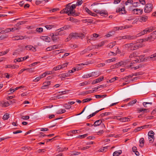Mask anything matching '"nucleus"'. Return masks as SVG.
Returning a JSON list of instances; mask_svg holds the SVG:
<instances>
[{"label": "nucleus", "instance_id": "1", "mask_svg": "<svg viewBox=\"0 0 156 156\" xmlns=\"http://www.w3.org/2000/svg\"><path fill=\"white\" fill-rule=\"evenodd\" d=\"M66 5L67 11L69 12L68 15L69 16H79V13L76 12L74 9L76 8L75 4H72V3H70Z\"/></svg>", "mask_w": 156, "mask_h": 156}, {"label": "nucleus", "instance_id": "2", "mask_svg": "<svg viewBox=\"0 0 156 156\" xmlns=\"http://www.w3.org/2000/svg\"><path fill=\"white\" fill-rule=\"evenodd\" d=\"M101 3H96L95 2L92 4L91 5V6H94L93 8L94 11L97 13H99L100 11L98 10V9L101 8Z\"/></svg>", "mask_w": 156, "mask_h": 156}, {"label": "nucleus", "instance_id": "3", "mask_svg": "<svg viewBox=\"0 0 156 156\" xmlns=\"http://www.w3.org/2000/svg\"><path fill=\"white\" fill-rule=\"evenodd\" d=\"M81 36H80V34L76 33H71L69 34V39H71L72 38H76L78 37H81V36L83 37H84V34H81Z\"/></svg>", "mask_w": 156, "mask_h": 156}, {"label": "nucleus", "instance_id": "4", "mask_svg": "<svg viewBox=\"0 0 156 156\" xmlns=\"http://www.w3.org/2000/svg\"><path fill=\"white\" fill-rule=\"evenodd\" d=\"M153 8V5L151 3H148L146 5L144 8V12L148 13L151 11Z\"/></svg>", "mask_w": 156, "mask_h": 156}, {"label": "nucleus", "instance_id": "5", "mask_svg": "<svg viewBox=\"0 0 156 156\" xmlns=\"http://www.w3.org/2000/svg\"><path fill=\"white\" fill-rule=\"evenodd\" d=\"M116 12L117 13H119V14H126V12L124 5H123V6L121 8L120 7L117 8L116 9Z\"/></svg>", "mask_w": 156, "mask_h": 156}, {"label": "nucleus", "instance_id": "6", "mask_svg": "<svg viewBox=\"0 0 156 156\" xmlns=\"http://www.w3.org/2000/svg\"><path fill=\"white\" fill-rule=\"evenodd\" d=\"M132 12L136 14L140 15L143 13V10L140 9H134L132 10Z\"/></svg>", "mask_w": 156, "mask_h": 156}, {"label": "nucleus", "instance_id": "7", "mask_svg": "<svg viewBox=\"0 0 156 156\" xmlns=\"http://www.w3.org/2000/svg\"><path fill=\"white\" fill-rule=\"evenodd\" d=\"M155 39H156L155 36H154V35H152V33H151L149 37L144 38V40L146 41H154Z\"/></svg>", "mask_w": 156, "mask_h": 156}, {"label": "nucleus", "instance_id": "8", "mask_svg": "<svg viewBox=\"0 0 156 156\" xmlns=\"http://www.w3.org/2000/svg\"><path fill=\"white\" fill-rule=\"evenodd\" d=\"M59 45H55L53 46H51L47 48L46 50L47 51H51L52 50L56 49L58 48V47Z\"/></svg>", "mask_w": 156, "mask_h": 156}, {"label": "nucleus", "instance_id": "9", "mask_svg": "<svg viewBox=\"0 0 156 156\" xmlns=\"http://www.w3.org/2000/svg\"><path fill=\"white\" fill-rule=\"evenodd\" d=\"M104 79V77L103 76L100 77L97 79L94 80L93 81V82L92 83V84H94L97 83H98L100 82L102 80Z\"/></svg>", "mask_w": 156, "mask_h": 156}, {"label": "nucleus", "instance_id": "10", "mask_svg": "<svg viewBox=\"0 0 156 156\" xmlns=\"http://www.w3.org/2000/svg\"><path fill=\"white\" fill-rule=\"evenodd\" d=\"M25 48L27 50H32L34 52L36 51V48L32 45H27L25 47Z\"/></svg>", "mask_w": 156, "mask_h": 156}, {"label": "nucleus", "instance_id": "11", "mask_svg": "<svg viewBox=\"0 0 156 156\" xmlns=\"http://www.w3.org/2000/svg\"><path fill=\"white\" fill-rule=\"evenodd\" d=\"M50 84V81H48L43 83V86L41 87L42 89H45L48 87V86Z\"/></svg>", "mask_w": 156, "mask_h": 156}, {"label": "nucleus", "instance_id": "12", "mask_svg": "<svg viewBox=\"0 0 156 156\" xmlns=\"http://www.w3.org/2000/svg\"><path fill=\"white\" fill-rule=\"evenodd\" d=\"M148 17L147 16H140L139 21L141 22H145L148 20Z\"/></svg>", "mask_w": 156, "mask_h": 156}, {"label": "nucleus", "instance_id": "13", "mask_svg": "<svg viewBox=\"0 0 156 156\" xmlns=\"http://www.w3.org/2000/svg\"><path fill=\"white\" fill-rule=\"evenodd\" d=\"M29 58V56H26L25 57H24L23 58H18L15 59V60H16V62H21V61H23L26 60ZM14 61L16 62L14 60Z\"/></svg>", "mask_w": 156, "mask_h": 156}, {"label": "nucleus", "instance_id": "14", "mask_svg": "<svg viewBox=\"0 0 156 156\" xmlns=\"http://www.w3.org/2000/svg\"><path fill=\"white\" fill-rule=\"evenodd\" d=\"M86 12L88 13L89 14L94 16H97V15L94 12H92L90 10L87 8L86 7L85 8Z\"/></svg>", "mask_w": 156, "mask_h": 156}, {"label": "nucleus", "instance_id": "15", "mask_svg": "<svg viewBox=\"0 0 156 156\" xmlns=\"http://www.w3.org/2000/svg\"><path fill=\"white\" fill-rule=\"evenodd\" d=\"M133 45V43L126 44L124 45V48H128L132 50V48Z\"/></svg>", "mask_w": 156, "mask_h": 156}, {"label": "nucleus", "instance_id": "16", "mask_svg": "<svg viewBox=\"0 0 156 156\" xmlns=\"http://www.w3.org/2000/svg\"><path fill=\"white\" fill-rule=\"evenodd\" d=\"M70 27V26L69 25H66L64 26L63 27L61 28L58 29V30H59V32L61 31H63L64 30H66L69 29Z\"/></svg>", "mask_w": 156, "mask_h": 156}, {"label": "nucleus", "instance_id": "17", "mask_svg": "<svg viewBox=\"0 0 156 156\" xmlns=\"http://www.w3.org/2000/svg\"><path fill=\"white\" fill-rule=\"evenodd\" d=\"M95 91L94 90H90L89 91H86L85 92H82L81 93V95H85L88 94H90L94 92Z\"/></svg>", "mask_w": 156, "mask_h": 156}, {"label": "nucleus", "instance_id": "18", "mask_svg": "<svg viewBox=\"0 0 156 156\" xmlns=\"http://www.w3.org/2000/svg\"><path fill=\"white\" fill-rule=\"evenodd\" d=\"M102 122L101 119L98 120L96 121L94 123L93 126H97L100 125Z\"/></svg>", "mask_w": 156, "mask_h": 156}, {"label": "nucleus", "instance_id": "19", "mask_svg": "<svg viewBox=\"0 0 156 156\" xmlns=\"http://www.w3.org/2000/svg\"><path fill=\"white\" fill-rule=\"evenodd\" d=\"M10 105L9 104V103L8 101L5 102H4L3 101H2L1 103V105H1V106L2 107H7L9 105Z\"/></svg>", "mask_w": 156, "mask_h": 156}, {"label": "nucleus", "instance_id": "20", "mask_svg": "<svg viewBox=\"0 0 156 156\" xmlns=\"http://www.w3.org/2000/svg\"><path fill=\"white\" fill-rule=\"evenodd\" d=\"M119 119L121 122H129L130 121L129 119L127 117L122 118H120Z\"/></svg>", "mask_w": 156, "mask_h": 156}, {"label": "nucleus", "instance_id": "21", "mask_svg": "<svg viewBox=\"0 0 156 156\" xmlns=\"http://www.w3.org/2000/svg\"><path fill=\"white\" fill-rule=\"evenodd\" d=\"M122 151L121 150L116 151L114 152L113 154V156H118L121 154Z\"/></svg>", "mask_w": 156, "mask_h": 156}, {"label": "nucleus", "instance_id": "22", "mask_svg": "<svg viewBox=\"0 0 156 156\" xmlns=\"http://www.w3.org/2000/svg\"><path fill=\"white\" fill-rule=\"evenodd\" d=\"M139 142L140 145V147H142L144 146V140L143 138H141L139 140Z\"/></svg>", "mask_w": 156, "mask_h": 156}, {"label": "nucleus", "instance_id": "23", "mask_svg": "<svg viewBox=\"0 0 156 156\" xmlns=\"http://www.w3.org/2000/svg\"><path fill=\"white\" fill-rule=\"evenodd\" d=\"M127 39L128 40H133L136 39L137 37L136 36L127 35Z\"/></svg>", "mask_w": 156, "mask_h": 156}, {"label": "nucleus", "instance_id": "24", "mask_svg": "<svg viewBox=\"0 0 156 156\" xmlns=\"http://www.w3.org/2000/svg\"><path fill=\"white\" fill-rule=\"evenodd\" d=\"M42 39L46 42H50L51 41V39L50 37L47 36L43 37Z\"/></svg>", "mask_w": 156, "mask_h": 156}, {"label": "nucleus", "instance_id": "25", "mask_svg": "<svg viewBox=\"0 0 156 156\" xmlns=\"http://www.w3.org/2000/svg\"><path fill=\"white\" fill-rule=\"evenodd\" d=\"M70 76L69 73H63L61 74V75H60L59 76L61 78H65L67 76Z\"/></svg>", "mask_w": 156, "mask_h": 156}, {"label": "nucleus", "instance_id": "26", "mask_svg": "<svg viewBox=\"0 0 156 156\" xmlns=\"http://www.w3.org/2000/svg\"><path fill=\"white\" fill-rule=\"evenodd\" d=\"M139 47H140V46L138 44H134V43H133V45L132 48V50H136Z\"/></svg>", "mask_w": 156, "mask_h": 156}, {"label": "nucleus", "instance_id": "27", "mask_svg": "<svg viewBox=\"0 0 156 156\" xmlns=\"http://www.w3.org/2000/svg\"><path fill=\"white\" fill-rule=\"evenodd\" d=\"M101 16H103L104 15H108V13L106 10H102L99 11V13Z\"/></svg>", "mask_w": 156, "mask_h": 156}, {"label": "nucleus", "instance_id": "28", "mask_svg": "<svg viewBox=\"0 0 156 156\" xmlns=\"http://www.w3.org/2000/svg\"><path fill=\"white\" fill-rule=\"evenodd\" d=\"M115 34L114 31H112L111 32H109L107 34L105 35L107 37H109L112 36Z\"/></svg>", "mask_w": 156, "mask_h": 156}, {"label": "nucleus", "instance_id": "29", "mask_svg": "<svg viewBox=\"0 0 156 156\" xmlns=\"http://www.w3.org/2000/svg\"><path fill=\"white\" fill-rule=\"evenodd\" d=\"M62 69V65H58L53 68V71H55Z\"/></svg>", "mask_w": 156, "mask_h": 156}, {"label": "nucleus", "instance_id": "30", "mask_svg": "<svg viewBox=\"0 0 156 156\" xmlns=\"http://www.w3.org/2000/svg\"><path fill=\"white\" fill-rule=\"evenodd\" d=\"M105 44V42L104 41H103L101 42L100 43L98 44V45H95V48H98L99 47H101L103 46L104 44Z\"/></svg>", "mask_w": 156, "mask_h": 156}, {"label": "nucleus", "instance_id": "31", "mask_svg": "<svg viewBox=\"0 0 156 156\" xmlns=\"http://www.w3.org/2000/svg\"><path fill=\"white\" fill-rule=\"evenodd\" d=\"M68 12L67 11V8H66H66L60 12V13L61 14L67 13L68 14Z\"/></svg>", "mask_w": 156, "mask_h": 156}, {"label": "nucleus", "instance_id": "32", "mask_svg": "<svg viewBox=\"0 0 156 156\" xmlns=\"http://www.w3.org/2000/svg\"><path fill=\"white\" fill-rule=\"evenodd\" d=\"M9 118V115L7 113L5 114L3 117V119L4 120H7Z\"/></svg>", "mask_w": 156, "mask_h": 156}, {"label": "nucleus", "instance_id": "33", "mask_svg": "<svg viewBox=\"0 0 156 156\" xmlns=\"http://www.w3.org/2000/svg\"><path fill=\"white\" fill-rule=\"evenodd\" d=\"M98 112V111H96L95 112L92 113L89 116H87V119H89L90 118L94 116Z\"/></svg>", "mask_w": 156, "mask_h": 156}, {"label": "nucleus", "instance_id": "34", "mask_svg": "<svg viewBox=\"0 0 156 156\" xmlns=\"http://www.w3.org/2000/svg\"><path fill=\"white\" fill-rule=\"evenodd\" d=\"M87 39L88 41L90 40H94L95 39L92 35H91L87 37Z\"/></svg>", "mask_w": 156, "mask_h": 156}, {"label": "nucleus", "instance_id": "35", "mask_svg": "<svg viewBox=\"0 0 156 156\" xmlns=\"http://www.w3.org/2000/svg\"><path fill=\"white\" fill-rule=\"evenodd\" d=\"M136 101L137 100L136 99H135L129 102V103H128L127 105L129 106L132 105L133 104L136 103Z\"/></svg>", "mask_w": 156, "mask_h": 156}, {"label": "nucleus", "instance_id": "36", "mask_svg": "<svg viewBox=\"0 0 156 156\" xmlns=\"http://www.w3.org/2000/svg\"><path fill=\"white\" fill-rule=\"evenodd\" d=\"M115 64L116 65L117 67H118V68H119L121 66L124 65H125L124 64L123 62L122 61L119 62Z\"/></svg>", "mask_w": 156, "mask_h": 156}, {"label": "nucleus", "instance_id": "37", "mask_svg": "<svg viewBox=\"0 0 156 156\" xmlns=\"http://www.w3.org/2000/svg\"><path fill=\"white\" fill-rule=\"evenodd\" d=\"M14 37L16 38L14 39V40H18L23 39L22 36H16Z\"/></svg>", "mask_w": 156, "mask_h": 156}, {"label": "nucleus", "instance_id": "38", "mask_svg": "<svg viewBox=\"0 0 156 156\" xmlns=\"http://www.w3.org/2000/svg\"><path fill=\"white\" fill-rule=\"evenodd\" d=\"M66 112V110L64 109H60L57 112V114H61L65 113Z\"/></svg>", "mask_w": 156, "mask_h": 156}, {"label": "nucleus", "instance_id": "39", "mask_svg": "<svg viewBox=\"0 0 156 156\" xmlns=\"http://www.w3.org/2000/svg\"><path fill=\"white\" fill-rule=\"evenodd\" d=\"M79 70V68H73L72 70H69V73H74L76 70Z\"/></svg>", "mask_w": 156, "mask_h": 156}, {"label": "nucleus", "instance_id": "40", "mask_svg": "<svg viewBox=\"0 0 156 156\" xmlns=\"http://www.w3.org/2000/svg\"><path fill=\"white\" fill-rule=\"evenodd\" d=\"M82 3V0H78L76 2V4H75L76 5V7L77 6H79L81 5Z\"/></svg>", "mask_w": 156, "mask_h": 156}, {"label": "nucleus", "instance_id": "41", "mask_svg": "<svg viewBox=\"0 0 156 156\" xmlns=\"http://www.w3.org/2000/svg\"><path fill=\"white\" fill-rule=\"evenodd\" d=\"M92 99L91 98H87L83 99L82 100V101L83 102V103H86L91 100Z\"/></svg>", "mask_w": 156, "mask_h": 156}, {"label": "nucleus", "instance_id": "42", "mask_svg": "<svg viewBox=\"0 0 156 156\" xmlns=\"http://www.w3.org/2000/svg\"><path fill=\"white\" fill-rule=\"evenodd\" d=\"M62 50H56L54 51H53V54L54 55H56L57 54H58L59 53L61 52V51H61Z\"/></svg>", "mask_w": 156, "mask_h": 156}, {"label": "nucleus", "instance_id": "43", "mask_svg": "<svg viewBox=\"0 0 156 156\" xmlns=\"http://www.w3.org/2000/svg\"><path fill=\"white\" fill-rule=\"evenodd\" d=\"M45 27L47 29H50L54 27V25H46Z\"/></svg>", "mask_w": 156, "mask_h": 156}, {"label": "nucleus", "instance_id": "44", "mask_svg": "<svg viewBox=\"0 0 156 156\" xmlns=\"http://www.w3.org/2000/svg\"><path fill=\"white\" fill-rule=\"evenodd\" d=\"M118 77H115L114 78H112L111 80H109V81L110 83H112L113 82L115 81V80H118Z\"/></svg>", "mask_w": 156, "mask_h": 156}, {"label": "nucleus", "instance_id": "45", "mask_svg": "<svg viewBox=\"0 0 156 156\" xmlns=\"http://www.w3.org/2000/svg\"><path fill=\"white\" fill-rule=\"evenodd\" d=\"M107 149V147H105L101 148L99 150V151L100 152H103L105 150Z\"/></svg>", "mask_w": 156, "mask_h": 156}, {"label": "nucleus", "instance_id": "46", "mask_svg": "<svg viewBox=\"0 0 156 156\" xmlns=\"http://www.w3.org/2000/svg\"><path fill=\"white\" fill-rule=\"evenodd\" d=\"M8 37V35H1L0 37V40L4 39Z\"/></svg>", "mask_w": 156, "mask_h": 156}, {"label": "nucleus", "instance_id": "47", "mask_svg": "<svg viewBox=\"0 0 156 156\" xmlns=\"http://www.w3.org/2000/svg\"><path fill=\"white\" fill-rule=\"evenodd\" d=\"M89 84V82L87 81L83 82L80 84V86H83L84 85H87Z\"/></svg>", "mask_w": 156, "mask_h": 156}, {"label": "nucleus", "instance_id": "48", "mask_svg": "<svg viewBox=\"0 0 156 156\" xmlns=\"http://www.w3.org/2000/svg\"><path fill=\"white\" fill-rule=\"evenodd\" d=\"M43 30V29L41 27L37 28L36 29V31L39 33L42 32Z\"/></svg>", "mask_w": 156, "mask_h": 156}, {"label": "nucleus", "instance_id": "49", "mask_svg": "<svg viewBox=\"0 0 156 156\" xmlns=\"http://www.w3.org/2000/svg\"><path fill=\"white\" fill-rule=\"evenodd\" d=\"M37 135L38 136L40 137H44L47 136L46 135L44 134L43 133L41 132L40 133H39Z\"/></svg>", "mask_w": 156, "mask_h": 156}, {"label": "nucleus", "instance_id": "50", "mask_svg": "<svg viewBox=\"0 0 156 156\" xmlns=\"http://www.w3.org/2000/svg\"><path fill=\"white\" fill-rule=\"evenodd\" d=\"M64 106L65 107V108L66 109H69L71 107V106L70 105L67 104H65Z\"/></svg>", "mask_w": 156, "mask_h": 156}, {"label": "nucleus", "instance_id": "51", "mask_svg": "<svg viewBox=\"0 0 156 156\" xmlns=\"http://www.w3.org/2000/svg\"><path fill=\"white\" fill-rule=\"evenodd\" d=\"M115 58H112L109 59H108L106 61L107 62H113L115 61Z\"/></svg>", "mask_w": 156, "mask_h": 156}, {"label": "nucleus", "instance_id": "52", "mask_svg": "<svg viewBox=\"0 0 156 156\" xmlns=\"http://www.w3.org/2000/svg\"><path fill=\"white\" fill-rule=\"evenodd\" d=\"M110 114V112H105L104 113H102L101 114L100 116L101 117H103L105 115H109Z\"/></svg>", "mask_w": 156, "mask_h": 156}, {"label": "nucleus", "instance_id": "53", "mask_svg": "<svg viewBox=\"0 0 156 156\" xmlns=\"http://www.w3.org/2000/svg\"><path fill=\"white\" fill-rule=\"evenodd\" d=\"M133 2L132 0H128L126 2H125V4L126 5H127L128 3L132 4Z\"/></svg>", "mask_w": 156, "mask_h": 156}, {"label": "nucleus", "instance_id": "54", "mask_svg": "<svg viewBox=\"0 0 156 156\" xmlns=\"http://www.w3.org/2000/svg\"><path fill=\"white\" fill-rule=\"evenodd\" d=\"M87 136V134H85L83 135H79L78 136V138H83Z\"/></svg>", "mask_w": 156, "mask_h": 156}, {"label": "nucleus", "instance_id": "55", "mask_svg": "<svg viewBox=\"0 0 156 156\" xmlns=\"http://www.w3.org/2000/svg\"><path fill=\"white\" fill-rule=\"evenodd\" d=\"M29 118V116H23L21 117V119L23 120H27Z\"/></svg>", "mask_w": 156, "mask_h": 156}, {"label": "nucleus", "instance_id": "56", "mask_svg": "<svg viewBox=\"0 0 156 156\" xmlns=\"http://www.w3.org/2000/svg\"><path fill=\"white\" fill-rule=\"evenodd\" d=\"M144 30V31L145 32V34H146L147 33L150 32L152 31L151 30L149 29L148 28H146Z\"/></svg>", "mask_w": 156, "mask_h": 156}, {"label": "nucleus", "instance_id": "57", "mask_svg": "<svg viewBox=\"0 0 156 156\" xmlns=\"http://www.w3.org/2000/svg\"><path fill=\"white\" fill-rule=\"evenodd\" d=\"M9 103V105H10L14 103H15V100L14 99H13L12 101L9 100L8 101Z\"/></svg>", "mask_w": 156, "mask_h": 156}, {"label": "nucleus", "instance_id": "58", "mask_svg": "<svg viewBox=\"0 0 156 156\" xmlns=\"http://www.w3.org/2000/svg\"><path fill=\"white\" fill-rule=\"evenodd\" d=\"M133 76V75H132V74L128 76L125 77L123 78V80L124 79H127L128 78H131Z\"/></svg>", "mask_w": 156, "mask_h": 156}, {"label": "nucleus", "instance_id": "59", "mask_svg": "<svg viewBox=\"0 0 156 156\" xmlns=\"http://www.w3.org/2000/svg\"><path fill=\"white\" fill-rule=\"evenodd\" d=\"M119 39L121 40V39H127V35L122 36V37H119Z\"/></svg>", "mask_w": 156, "mask_h": 156}, {"label": "nucleus", "instance_id": "60", "mask_svg": "<svg viewBox=\"0 0 156 156\" xmlns=\"http://www.w3.org/2000/svg\"><path fill=\"white\" fill-rule=\"evenodd\" d=\"M142 127H137V128L134 130V131L135 132H137L138 131H140Z\"/></svg>", "mask_w": 156, "mask_h": 156}, {"label": "nucleus", "instance_id": "61", "mask_svg": "<svg viewBox=\"0 0 156 156\" xmlns=\"http://www.w3.org/2000/svg\"><path fill=\"white\" fill-rule=\"evenodd\" d=\"M39 62H34L33 63H32L29 66H30V67L33 66H35V65L37 64L38 63H39Z\"/></svg>", "mask_w": 156, "mask_h": 156}, {"label": "nucleus", "instance_id": "62", "mask_svg": "<svg viewBox=\"0 0 156 156\" xmlns=\"http://www.w3.org/2000/svg\"><path fill=\"white\" fill-rule=\"evenodd\" d=\"M9 51V50H6L5 51H2L1 52V54H2V55H5Z\"/></svg>", "mask_w": 156, "mask_h": 156}, {"label": "nucleus", "instance_id": "63", "mask_svg": "<svg viewBox=\"0 0 156 156\" xmlns=\"http://www.w3.org/2000/svg\"><path fill=\"white\" fill-rule=\"evenodd\" d=\"M59 10V9H58V8H54V9H53L51 10H50L49 11H51L52 12H56L57 11H58Z\"/></svg>", "mask_w": 156, "mask_h": 156}, {"label": "nucleus", "instance_id": "64", "mask_svg": "<svg viewBox=\"0 0 156 156\" xmlns=\"http://www.w3.org/2000/svg\"><path fill=\"white\" fill-rule=\"evenodd\" d=\"M41 78L40 77H38L36 78L34 80H33V82H38L39 81L40 79Z\"/></svg>", "mask_w": 156, "mask_h": 156}]
</instances>
